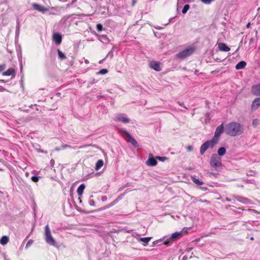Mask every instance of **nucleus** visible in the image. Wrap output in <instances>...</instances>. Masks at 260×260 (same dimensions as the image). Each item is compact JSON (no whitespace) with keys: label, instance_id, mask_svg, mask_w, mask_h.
I'll list each match as a JSON object with an SVG mask.
<instances>
[{"label":"nucleus","instance_id":"obj_26","mask_svg":"<svg viewBox=\"0 0 260 260\" xmlns=\"http://www.w3.org/2000/svg\"><path fill=\"white\" fill-rule=\"evenodd\" d=\"M189 7L190 6L188 4L185 5L182 9V13L183 14H185L189 9Z\"/></svg>","mask_w":260,"mask_h":260},{"label":"nucleus","instance_id":"obj_8","mask_svg":"<svg viewBox=\"0 0 260 260\" xmlns=\"http://www.w3.org/2000/svg\"><path fill=\"white\" fill-rule=\"evenodd\" d=\"M156 159V158H154L152 154H150L149 155V158L148 160L146 161V164L148 166H155L157 164Z\"/></svg>","mask_w":260,"mask_h":260},{"label":"nucleus","instance_id":"obj_25","mask_svg":"<svg viewBox=\"0 0 260 260\" xmlns=\"http://www.w3.org/2000/svg\"><path fill=\"white\" fill-rule=\"evenodd\" d=\"M9 241V238L7 236H3L1 239L0 243L2 245L6 244Z\"/></svg>","mask_w":260,"mask_h":260},{"label":"nucleus","instance_id":"obj_24","mask_svg":"<svg viewBox=\"0 0 260 260\" xmlns=\"http://www.w3.org/2000/svg\"><path fill=\"white\" fill-rule=\"evenodd\" d=\"M58 57L60 60L66 59L67 58L66 56L59 49L57 50Z\"/></svg>","mask_w":260,"mask_h":260},{"label":"nucleus","instance_id":"obj_7","mask_svg":"<svg viewBox=\"0 0 260 260\" xmlns=\"http://www.w3.org/2000/svg\"><path fill=\"white\" fill-rule=\"evenodd\" d=\"M123 132L126 136V141L131 143L135 147H137L138 146V144L136 140L132 137L129 133L126 131L124 130Z\"/></svg>","mask_w":260,"mask_h":260},{"label":"nucleus","instance_id":"obj_15","mask_svg":"<svg viewBox=\"0 0 260 260\" xmlns=\"http://www.w3.org/2000/svg\"><path fill=\"white\" fill-rule=\"evenodd\" d=\"M218 48L220 51L228 52L230 50V48L228 47L225 43H219Z\"/></svg>","mask_w":260,"mask_h":260},{"label":"nucleus","instance_id":"obj_31","mask_svg":"<svg viewBox=\"0 0 260 260\" xmlns=\"http://www.w3.org/2000/svg\"><path fill=\"white\" fill-rule=\"evenodd\" d=\"M172 240H173L172 239H171V237H170L169 239H167V240H166L164 242V244H165L166 245H169L170 242Z\"/></svg>","mask_w":260,"mask_h":260},{"label":"nucleus","instance_id":"obj_39","mask_svg":"<svg viewBox=\"0 0 260 260\" xmlns=\"http://www.w3.org/2000/svg\"><path fill=\"white\" fill-rule=\"evenodd\" d=\"M60 149H61V148H58V147H57V148H56L55 149V151H60Z\"/></svg>","mask_w":260,"mask_h":260},{"label":"nucleus","instance_id":"obj_44","mask_svg":"<svg viewBox=\"0 0 260 260\" xmlns=\"http://www.w3.org/2000/svg\"><path fill=\"white\" fill-rule=\"evenodd\" d=\"M33 106H36V105H35L34 106L31 105V106H30V108H32Z\"/></svg>","mask_w":260,"mask_h":260},{"label":"nucleus","instance_id":"obj_6","mask_svg":"<svg viewBox=\"0 0 260 260\" xmlns=\"http://www.w3.org/2000/svg\"><path fill=\"white\" fill-rule=\"evenodd\" d=\"M223 124H221L219 126H218L215 132L214 136L213 138V140H214L216 143H217L218 139L220 137L221 134L223 132Z\"/></svg>","mask_w":260,"mask_h":260},{"label":"nucleus","instance_id":"obj_18","mask_svg":"<svg viewBox=\"0 0 260 260\" xmlns=\"http://www.w3.org/2000/svg\"><path fill=\"white\" fill-rule=\"evenodd\" d=\"M246 66V62L244 61H241L238 62L236 66V69L237 70H241L244 68Z\"/></svg>","mask_w":260,"mask_h":260},{"label":"nucleus","instance_id":"obj_30","mask_svg":"<svg viewBox=\"0 0 260 260\" xmlns=\"http://www.w3.org/2000/svg\"><path fill=\"white\" fill-rule=\"evenodd\" d=\"M96 29L99 31H101L103 30V27L101 24H98L96 25Z\"/></svg>","mask_w":260,"mask_h":260},{"label":"nucleus","instance_id":"obj_14","mask_svg":"<svg viewBox=\"0 0 260 260\" xmlns=\"http://www.w3.org/2000/svg\"><path fill=\"white\" fill-rule=\"evenodd\" d=\"M32 6L35 10H38L39 12H44L47 10V9L45 8L43 6L37 4H34Z\"/></svg>","mask_w":260,"mask_h":260},{"label":"nucleus","instance_id":"obj_27","mask_svg":"<svg viewBox=\"0 0 260 260\" xmlns=\"http://www.w3.org/2000/svg\"><path fill=\"white\" fill-rule=\"evenodd\" d=\"M40 177L36 176H33L31 177V180L34 182H37Z\"/></svg>","mask_w":260,"mask_h":260},{"label":"nucleus","instance_id":"obj_32","mask_svg":"<svg viewBox=\"0 0 260 260\" xmlns=\"http://www.w3.org/2000/svg\"><path fill=\"white\" fill-rule=\"evenodd\" d=\"M201 2L206 4H209L214 0H201Z\"/></svg>","mask_w":260,"mask_h":260},{"label":"nucleus","instance_id":"obj_3","mask_svg":"<svg viewBox=\"0 0 260 260\" xmlns=\"http://www.w3.org/2000/svg\"><path fill=\"white\" fill-rule=\"evenodd\" d=\"M210 164L212 168L217 169L222 165L221 159L217 154H213L211 155Z\"/></svg>","mask_w":260,"mask_h":260},{"label":"nucleus","instance_id":"obj_41","mask_svg":"<svg viewBox=\"0 0 260 260\" xmlns=\"http://www.w3.org/2000/svg\"><path fill=\"white\" fill-rule=\"evenodd\" d=\"M179 105L182 106V107H183L184 108H186V107L184 106V104L183 103H179Z\"/></svg>","mask_w":260,"mask_h":260},{"label":"nucleus","instance_id":"obj_34","mask_svg":"<svg viewBox=\"0 0 260 260\" xmlns=\"http://www.w3.org/2000/svg\"><path fill=\"white\" fill-rule=\"evenodd\" d=\"M108 73V70L107 69H102L100 71V73L102 75H104Z\"/></svg>","mask_w":260,"mask_h":260},{"label":"nucleus","instance_id":"obj_21","mask_svg":"<svg viewBox=\"0 0 260 260\" xmlns=\"http://www.w3.org/2000/svg\"><path fill=\"white\" fill-rule=\"evenodd\" d=\"M151 237H144V238H141L140 239L139 241L142 242H144V246H146L148 242L151 240Z\"/></svg>","mask_w":260,"mask_h":260},{"label":"nucleus","instance_id":"obj_33","mask_svg":"<svg viewBox=\"0 0 260 260\" xmlns=\"http://www.w3.org/2000/svg\"><path fill=\"white\" fill-rule=\"evenodd\" d=\"M33 242H34V240H32L31 239L29 240L27 242V243L26 245V247H28L30 246L33 243Z\"/></svg>","mask_w":260,"mask_h":260},{"label":"nucleus","instance_id":"obj_22","mask_svg":"<svg viewBox=\"0 0 260 260\" xmlns=\"http://www.w3.org/2000/svg\"><path fill=\"white\" fill-rule=\"evenodd\" d=\"M104 164L103 160L102 159H99L98 160V161L96 163L95 169V170H98L100 169Z\"/></svg>","mask_w":260,"mask_h":260},{"label":"nucleus","instance_id":"obj_17","mask_svg":"<svg viewBox=\"0 0 260 260\" xmlns=\"http://www.w3.org/2000/svg\"><path fill=\"white\" fill-rule=\"evenodd\" d=\"M182 236V232H176L175 233H173L171 237V239H172L173 240H176L178 239H180Z\"/></svg>","mask_w":260,"mask_h":260},{"label":"nucleus","instance_id":"obj_23","mask_svg":"<svg viewBox=\"0 0 260 260\" xmlns=\"http://www.w3.org/2000/svg\"><path fill=\"white\" fill-rule=\"evenodd\" d=\"M226 149L224 147H221L218 150V156H223L225 154Z\"/></svg>","mask_w":260,"mask_h":260},{"label":"nucleus","instance_id":"obj_10","mask_svg":"<svg viewBox=\"0 0 260 260\" xmlns=\"http://www.w3.org/2000/svg\"><path fill=\"white\" fill-rule=\"evenodd\" d=\"M53 40L57 45H59L61 43L62 37L59 33L56 32L53 34Z\"/></svg>","mask_w":260,"mask_h":260},{"label":"nucleus","instance_id":"obj_45","mask_svg":"<svg viewBox=\"0 0 260 260\" xmlns=\"http://www.w3.org/2000/svg\"><path fill=\"white\" fill-rule=\"evenodd\" d=\"M26 112H28V110H27L25 111Z\"/></svg>","mask_w":260,"mask_h":260},{"label":"nucleus","instance_id":"obj_20","mask_svg":"<svg viewBox=\"0 0 260 260\" xmlns=\"http://www.w3.org/2000/svg\"><path fill=\"white\" fill-rule=\"evenodd\" d=\"M191 180L197 185H201L203 184V182L197 178L196 176L191 177Z\"/></svg>","mask_w":260,"mask_h":260},{"label":"nucleus","instance_id":"obj_40","mask_svg":"<svg viewBox=\"0 0 260 260\" xmlns=\"http://www.w3.org/2000/svg\"><path fill=\"white\" fill-rule=\"evenodd\" d=\"M250 25H251V24H250V23H249H249L247 24L246 27H247V28H249V27H250Z\"/></svg>","mask_w":260,"mask_h":260},{"label":"nucleus","instance_id":"obj_43","mask_svg":"<svg viewBox=\"0 0 260 260\" xmlns=\"http://www.w3.org/2000/svg\"><path fill=\"white\" fill-rule=\"evenodd\" d=\"M105 59V58L103 60L100 61L99 63H101L103 62V61Z\"/></svg>","mask_w":260,"mask_h":260},{"label":"nucleus","instance_id":"obj_37","mask_svg":"<svg viewBox=\"0 0 260 260\" xmlns=\"http://www.w3.org/2000/svg\"><path fill=\"white\" fill-rule=\"evenodd\" d=\"M89 204H90V205H94V201H93V200H90V201H89Z\"/></svg>","mask_w":260,"mask_h":260},{"label":"nucleus","instance_id":"obj_5","mask_svg":"<svg viewBox=\"0 0 260 260\" xmlns=\"http://www.w3.org/2000/svg\"><path fill=\"white\" fill-rule=\"evenodd\" d=\"M217 143L213 139L205 142L200 148V153L203 155L208 148H212Z\"/></svg>","mask_w":260,"mask_h":260},{"label":"nucleus","instance_id":"obj_11","mask_svg":"<svg viewBox=\"0 0 260 260\" xmlns=\"http://www.w3.org/2000/svg\"><path fill=\"white\" fill-rule=\"evenodd\" d=\"M149 67L151 69L154 70L156 71H160L161 69L160 67L159 62L153 61L150 63Z\"/></svg>","mask_w":260,"mask_h":260},{"label":"nucleus","instance_id":"obj_38","mask_svg":"<svg viewBox=\"0 0 260 260\" xmlns=\"http://www.w3.org/2000/svg\"><path fill=\"white\" fill-rule=\"evenodd\" d=\"M4 69V66H0V72L2 71Z\"/></svg>","mask_w":260,"mask_h":260},{"label":"nucleus","instance_id":"obj_29","mask_svg":"<svg viewBox=\"0 0 260 260\" xmlns=\"http://www.w3.org/2000/svg\"><path fill=\"white\" fill-rule=\"evenodd\" d=\"M156 159H158L159 160H160L161 161H164L165 160L167 159V158L166 157H161V156H156L155 157Z\"/></svg>","mask_w":260,"mask_h":260},{"label":"nucleus","instance_id":"obj_9","mask_svg":"<svg viewBox=\"0 0 260 260\" xmlns=\"http://www.w3.org/2000/svg\"><path fill=\"white\" fill-rule=\"evenodd\" d=\"M251 93L256 96L260 95V83L251 87Z\"/></svg>","mask_w":260,"mask_h":260},{"label":"nucleus","instance_id":"obj_36","mask_svg":"<svg viewBox=\"0 0 260 260\" xmlns=\"http://www.w3.org/2000/svg\"><path fill=\"white\" fill-rule=\"evenodd\" d=\"M187 150H188V151H192V149H193V147H192V146H187Z\"/></svg>","mask_w":260,"mask_h":260},{"label":"nucleus","instance_id":"obj_19","mask_svg":"<svg viewBox=\"0 0 260 260\" xmlns=\"http://www.w3.org/2000/svg\"><path fill=\"white\" fill-rule=\"evenodd\" d=\"M85 188V186L84 184H81L77 188V192L79 196H81L83 194V190Z\"/></svg>","mask_w":260,"mask_h":260},{"label":"nucleus","instance_id":"obj_1","mask_svg":"<svg viewBox=\"0 0 260 260\" xmlns=\"http://www.w3.org/2000/svg\"><path fill=\"white\" fill-rule=\"evenodd\" d=\"M225 132L228 135L235 137L243 133V128L239 123L232 122L225 125Z\"/></svg>","mask_w":260,"mask_h":260},{"label":"nucleus","instance_id":"obj_12","mask_svg":"<svg viewBox=\"0 0 260 260\" xmlns=\"http://www.w3.org/2000/svg\"><path fill=\"white\" fill-rule=\"evenodd\" d=\"M116 120L124 123H128L129 121V119L126 117L124 114H119L117 115L116 117Z\"/></svg>","mask_w":260,"mask_h":260},{"label":"nucleus","instance_id":"obj_2","mask_svg":"<svg viewBox=\"0 0 260 260\" xmlns=\"http://www.w3.org/2000/svg\"><path fill=\"white\" fill-rule=\"evenodd\" d=\"M44 239L45 241L50 245H55V241L52 236L51 231L48 224H47L45 227Z\"/></svg>","mask_w":260,"mask_h":260},{"label":"nucleus","instance_id":"obj_28","mask_svg":"<svg viewBox=\"0 0 260 260\" xmlns=\"http://www.w3.org/2000/svg\"><path fill=\"white\" fill-rule=\"evenodd\" d=\"M259 123V120L258 119H254L252 121V124L254 127L256 126Z\"/></svg>","mask_w":260,"mask_h":260},{"label":"nucleus","instance_id":"obj_16","mask_svg":"<svg viewBox=\"0 0 260 260\" xmlns=\"http://www.w3.org/2000/svg\"><path fill=\"white\" fill-rule=\"evenodd\" d=\"M15 70L13 68L9 69L6 72H4L3 73V75L5 76H15Z\"/></svg>","mask_w":260,"mask_h":260},{"label":"nucleus","instance_id":"obj_35","mask_svg":"<svg viewBox=\"0 0 260 260\" xmlns=\"http://www.w3.org/2000/svg\"><path fill=\"white\" fill-rule=\"evenodd\" d=\"M61 148L62 149H66V148H72V147L70 145H68L67 144H64L61 146Z\"/></svg>","mask_w":260,"mask_h":260},{"label":"nucleus","instance_id":"obj_42","mask_svg":"<svg viewBox=\"0 0 260 260\" xmlns=\"http://www.w3.org/2000/svg\"><path fill=\"white\" fill-rule=\"evenodd\" d=\"M135 3V1H134L133 2V6H134Z\"/></svg>","mask_w":260,"mask_h":260},{"label":"nucleus","instance_id":"obj_4","mask_svg":"<svg viewBox=\"0 0 260 260\" xmlns=\"http://www.w3.org/2000/svg\"><path fill=\"white\" fill-rule=\"evenodd\" d=\"M194 50L193 47H188L176 54V57L182 59L185 58L191 55L194 52Z\"/></svg>","mask_w":260,"mask_h":260},{"label":"nucleus","instance_id":"obj_13","mask_svg":"<svg viewBox=\"0 0 260 260\" xmlns=\"http://www.w3.org/2000/svg\"><path fill=\"white\" fill-rule=\"evenodd\" d=\"M260 107V98L254 99L251 105V109L255 110Z\"/></svg>","mask_w":260,"mask_h":260}]
</instances>
